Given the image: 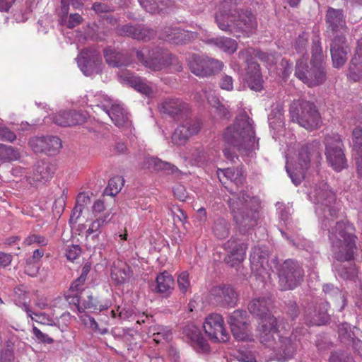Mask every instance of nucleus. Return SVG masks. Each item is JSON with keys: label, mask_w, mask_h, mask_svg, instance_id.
Listing matches in <instances>:
<instances>
[{"label": "nucleus", "mask_w": 362, "mask_h": 362, "mask_svg": "<svg viewBox=\"0 0 362 362\" xmlns=\"http://www.w3.org/2000/svg\"><path fill=\"white\" fill-rule=\"evenodd\" d=\"M175 197L181 202H185L188 198L186 188L182 185H177L173 188Z\"/></svg>", "instance_id": "63"}, {"label": "nucleus", "mask_w": 362, "mask_h": 362, "mask_svg": "<svg viewBox=\"0 0 362 362\" xmlns=\"http://www.w3.org/2000/svg\"><path fill=\"white\" fill-rule=\"evenodd\" d=\"M339 337L344 342H350L353 339V333L348 323H342L339 327Z\"/></svg>", "instance_id": "51"}, {"label": "nucleus", "mask_w": 362, "mask_h": 362, "mask_svg": "<svg viewBox=\"0 0 362 362\" xmlns=\"http://www.w3.org/2000/svg\"><path fill=\"white\" fill-rule=\"evenodd\" d=\"M124 179L120 176H115L109 180L108 185L105 189V193L110 196H115L121 190L124 185Z\"/></svg>", "instance_id": "43"}, {"label": "nucleus", "mask_w": 362, "mask_h": 362, "mask_svg": "<svg viewBox=\"0 0 362 362\" xmlns=\"http://www.w3.org/2000/svg\"><path fill=\"white\" fill-rule=\"evenodd\" d=\"M185 333L194 343L197 349L203 352L209 351V346L206 339L202 336L199 329L194 325H187L185 329Z\"/></svg>", "instance_id": "33"}, {"label": "nucleus", "mask_w": 362, "mask_h": 362, "mask_svg": "<svg viewBox=\"0 0 362 362\" xmlns=\"http://www.w3.org/2000/svg\"><path fill=\"white\" fill-rule=\"evenodd\" d=\"M201 129V124L197 120L187 121L178 126L173 132L172 142L177 146L184 145L190 136L197 134Z\"/></svg>", "instance_id": "20"}, {"label": "nucleus", "mask_w": 362, "mask_h": 362, "mask_svg": "<svg viewBox=\"0 0 362 362\" xmlns=\"http://www.w3.org/2000/svg\"><path fill=\"white\" fill-rule=\"evenodd\" d=\"M32 332L35 339L40 343L50 344L54 342V339L52 338L49 337L47 334L42 332L37 327L35 326L33 327Z\"/></svg>", "instance_id": "58"}, {"label": "nucleus", "mask_w": 362, "mask_h": 362, "mask_svg": "<svg viewBox=\"0 0 362 362\" xmlns=\"http://www.w3.org/2000/svg\"><path fill=\"white\" fill-rule=\"evenodd\" d=\"M289 112L291 120L305 129L310 130L318 127L320 117L313 103L306 100L294 102Z\"/></svg>", "instance_id": "7"}, {"label": "nucleus", "mask_w": 362, "mask_h": 362, "mask_svg": "<svg viewBox=\"0 0 362 362\" xmlns=\"http://www.w3.org/2000/svg\"><path fill=\"white\" fill-rule=\"evenodd\" d=\"M122 80L130 85L138 92H140L147 96L153 94L152 87L147 83L146 79L135 76L130 72H124L120 75Z\"/></svg>", "instance_id": "29"}, {"label": "nucleus", "mask_w": 362, "mask_h": 362, "mask_svg": "<svg viewBox=\"0 0 362 362\" xmlns=\"http://www.w3.org/2000/svg\"><path fill=\"white\" fill-rule=\"evenodd\" d=\"M81 253V247L77 245L67 246L66 249V257L69 260L74 261L79 257Z\"/></svg>", "instance_id": "59"}, {"label": "nucleus", "mask_w": 362, "mask_h": 362, "mask_svg": "<svg viewBox=\"0 0 362 362\" xmlns=\"http://www.w3.org/2000/svg\"><path fill=\"white\" fill-rule=\"evenodd\" d=\"M153 330L155 331L153 333V340L157 343H160L162 340L170 341L172 338V333L167 327L158 325L153 327Z\"/></svg>", "instance_id": "45"}, {"label": "nucleus", "mask_w": 362, "mask_h": 362, "mask_svg": "<svg viewBox=\"0 0 362 362\" xmlns=\"http://www.w3.org/2000/svg\"><path fill=\"white\" fill-rule=\"evenodd\" d=\"M254 49L247 48L241 49L238 53L239 59L245 64V80L250 89L260 91L263 88V80L259 65L254 60Z\"/></svg>", "instance_id": "9"}, {"label": "nucleus", "mask_w": 362, "mask_h": 362, "mask_svg": "<svg viewBox=\"0 0 362 362\" xmlns=\"http://www.w3.org/2000/svg\"><path fill=\"white\" fill-rule=\"evenodd\" d=\"M325 23L329 31L334 36L344 35L346 32L345 16L341 9L329 7L325 15Z\"/></svg>", "instance_id": "18"}, {"label": "nucleus", "mask_w": 362, "mask_h": 362, "mask_svg": "<svg viewBox=\"0 0 362 362\" xmlns=\"http://www.w3.org/2000/svg\"><path fill=\"white\" fill-rule=\"evenodd\" d=\"M246 313L240 310L233 312L228 322L233 337L239 341H247L250 338L249 324L247 322Z\"/></svg>", "instance_id": "16"}, {"label": "nucleus", "mask_w": 362, "mask_h": 362, "mask_svg": "<svg viewBox=\"0 0 362 362\" xmlns=\"http://www.w3.org/2000/svg\"><path fill=\"white\" fill-rule=\"evenodd\" d=\"M141 168L151 170H163L168 173H175L178 169L174 165L163 162L158 158L146 156L141 163Z\"/></svg>", "instance_id": "32"}, {"label": "nucleus", "mask_w": 362, "mask_h": 362, "mask_svg": "<svg viewBox=\"0 0 362 362\" xmlns=\"http://www.w3.org/2000/svg\"><path fill=\"white\" fill-rule=\"evenodd\" d=\"M137 29L136 25H132L131 24H125L123 25H118L117 27V33L121 36H127L135 39L134 35Z\"/></svg>", "instance_id": "52"}, {"label": "nucleus", "mask_w": 362, "mask_h": 362, "mask_svg": "<svg viewBox=\"0 0 362 362\" xmlns=\"http://www.w3.org/2000/svg\"><path fill=\"white\" fill-rule=\"evenodd\" d=\"M327 303H320L313 310H309L305 317V322L311 326H320L325 324L329 320Z\"/></svg>", "instance_id": "27"}, {"label": "nucleus", "mask_w": 362, "mask_h": 362, "mask_svg": "<svg viewBox=\"0 0 362 362\" xmlns=\"http://www.w3.org/2000/svg\"><path fill=\"white\" fill-rule=\"evenodd\" d=\"M16 139V135L3 124L0 123V139L13 142Z\"/></svg>", "instance_id": "57"}, {"label": "nucleus", "mask_w": 362, "mask_h": 362, "mask_svg": "<svg viewBox=\"0 0 362 362\" xmlns=\"http://www.w3.org/2000/svg\"><path fill=\"white\" fill-rule=\"evenodd\" d=\"M337 273L344 279H351L356 275V269L354 267L346 268L344 267H339L337 269Z\"/></svg>", "instance_id": "61"}, {"label": "nucleus", "mask_w": 362, "mask_h": 362, "mask_svg": "<svg viewBox=\"0 0 362 362\" xmlns=\"http://www.w3.org/2000/svg\"><path fill=\"white\" fill-rule=\"evenodd\" d=\"M322 159V146L318 141L303 146L299 152L298 161L302 169H307L310 163L317 165Z\"/></svg>", "instance_id": "17"}, {"label": "nucleus", "mask_w": 362, "mask_h": 362, "mask_svg": "<svg viewBox=\"0 0 362 362\" xmlns=\"http://www.w3.org/2000/svg\"><path fill=\"white\" fill-rule=\"evenodd\" d=\"M217 175L221 182H223V177H226L227 180L235 182L237 185H241L245 179L240 170L230 168H228L223 170L218 169L217 171Z\"/></svg>", "instance_id": "38"}, {"label": "nucleus", "mask_w": 362, "mask_h": 362, "mask_svg": "<svg viewBox=\"0 0 362 362\" xmlns=\"http://www.w3.org/2000/svg\"><path fill=\"white\" fill-rule=\"evenodd\" d=\"M199 94H200V97H202V98L199 99L200 100H204V99L202 98L203 96L208 101L210 105H211L214 108L221 104L219 99L216 96L215 92L212 90L208 91L206 90H202L201 93H199Z\"/></svg>", "instance_id": "53"}, {"label": "nucleus", "mask_w": 362, "mask_h": 362, "mask_svg": "<svg viewBox=\"0 0 362 362\" xmlns=\"http://www.w3.org/2000/svg\"><path fill=\"white\" fill-rule=\"evenodd\" d=\"M82 305H83L85 309H93L94 310L103 311L107 308V305L105 307L104 305H99L98 308V302L96 298H94L91 294L87 295L86 298L82 300Z\"/></svg>", "instance_id": "48"}, {"label": "nucleus", "mask_w": 362, "mask_h": 362, "mask_svg": "<svg viewBox=\"0 0 362 362\" xmlns=\"http://www.w3.org/2000/svg\"><path fill=\"white\" fill-rule=\"evenodd\" d=\"M238 293L229 284L214 286L210 291V298L214 303L223 308H233L238 300Z\"/></svg>", "instance_id": "14"}, {"label": "nucleus", "mask_w": 362, "mask_h": 362, "mask_svg": "<svg viewBox=\"0 0 362 362\" xmlns=\"http://www.w3.org/2000/svg\"><path fill=\"white\" fill-rule=\"evenodd\" d=\"M352 135L354 153H362V127H356Z\"/></svg>", "instance_id": "47"}, {"label": "nucleus", "mask_w": 362, "mask_h": 362, "mask_svg": "<svg viewBox=\"0 0 362 362\" xmlns=\"http://www.w3.org/2000/svg\"><path fill=\"white\" fill-rule=\"evenodd\" d=\"M325 156L332 168L339 172L347 166V160L344 153V144L339 135L333 134L325 139Z\"/></svg>", "instance_id": "8"}, {"label": "nucleus", "mask_w": 362, "mask_h": 362, "mask_svg": "<svg viewBox=\"0 0 362 362\" xmlns=\"http://www.w3.org/2000/svg\"><path fill=\"white\" fill-rule=\"evenodd\" d=\"M40 266L37 262L28 259L25 267V272L30 276H36L38 274Z\"/></svg>", "instance_id": "62"}, {"label": "nucleus", "mask_w": 362, "mask_h": 362, "mask_svg": "<svg viewBox=\"0 0 362 362\" xmlns=\"http://www.w3.org/2000/svg\"><path fill=\"white\" fill-rule=\"evenodd\" d=\"M273 300L270 297L252 299L248 310L261 321L257 328V338L267 349L272 351L274 358L285 361L293 357L297 350L295 337L281 334L278 329L276 318L271 314Z\"/></svg>", "instance_id": "1"}, {"label": "nucleus", "mask_w": 362, "mask_h": 362, "mask_svg": "<svg viewBox=\"0 0 362 362\" xmlns=\"http://www.w3.org/2000/svg\"><path fill=\"white\" fill-rule=\"evenodd\" d=\"M159 37L175 45L186 44L194 37V33L179 28L166 27Z\"/></svg>", "instance_id": "24"}, {"label": "nucleus", "mask_w": 362, "mask_h": 362, "mask_svg": "<svg viewBox=\"0 0 362 362\" xmlns=\"http://www.w3.org/2000/svg\"><path fill=\"white\" fill-rule=\"evenodd\" d=\"M307 61V59L297 61L295 76L309 87L324 83L326 76L322 64L311 62V66H309Z\"/></svg>", "instance_id": "10"}, {"label": "nucleus", "mask_w": 362, "mask_h": 362, "mask_svg": "<svg viewBox=\"0 0 362 362\" xmlns=\"http://www.w3.org/2000/svg\"><path fill=\"white\" fill-rule=\"evenodd\" d=\"M138 60L147 69L158 71L171 66L175 71L182 69V63L177 58L168 50L161 48H154L148 52V54L142 50H136Z\"/></svg>", "instance_id": "6"}, {"label": "nucleus", "mask_w": 362, "mask_h": 362, "mask_svg": "<svg viewBox=\"0 0 362 362\" xmlns=\"http://www.w3.org/2000/svg\"><path fill=\"white\" fill-rule=\"evenodd\" d=\"M20 158V152L11 146L0 144V161L16 160Z\"/></svg>", "instance_id": "40"}, {"label": "nucleus", "mask_w": 362, "mask_h": 362, "mask_svg": "<svg viewBox=\"0 0 362 362\" xmlns=\"http://www.w3.org/2000/svg\"><path fill=\"white\" fill-rule=\"evenodd\" d=\"M354 226L347 221H341L329 230V240L333 257L339 262H349L354 259L357 251Z\"/></svg>", "instance_id": "3"}, {"label": "nucleus", "mask_w": 362, "mask_h": 362, "mask_svg": "<svg viewBox=\"0 0 362 362\" xmlns=\"http://www.w3.org/2000/svg\"><path fill=\"white\" fill-rule=\"evenodd\" d=\"M156 35V31L144 25H137L135 40H150Z\"/></svg>", "instance_id": "46"}, {"label": "nucleus", "mask_w": 362, "mask_h": 362, "mask_svg": "<svg viewBox=\"0 0 362 362\" xmlns=\"http://www.w3.org/2000/svg\"><path fill=\"white\" fill-rule=\"evenodd\" d=\"M104 57L106 62L113 67L125 66L129 62V59L126 55L109 48L104 50Z\"/></svg>", "instance_id": "36"}, {"label": "nucleus", "mask_w": 362, "mask_h": 362, "mask_svg": "<svg viewBox=\"0 0 362 362\" xmlns=\"http://www.w3.org/2000/svg\"><path fill=\"white\" fill-rule=\"evenodd\" d=\"M311 198L315 204L329 206L334 203L336 196L325 182L317 185L312 192Z\"/></svg>", "instance_id": "26"}, {"label": "nucleus", "mask_w": 362, "mask_h": 362, "mask_svg": "<svg viewBox=\"0 0 362 362\" xmlns=\"http://www.w3.org/2000/svg\"><path fill=\"white\" fill-rule=\"evenodd\" d=\"M189 67L196 76L207 77L220 72L223 67V63L208 57L193 54L190 57Z\"/></svg>", "instance_id": "12"}, {"label": "nucleus", "mask_w": 362, "mask_h": 362, "mask_svg": "<svg viewBox=\"0 0 362 362\" xmlns=\"http://www.w3.org/2000/svg\"><path fill=\"white\" fill-rule=\"evenodd\" d=\"M218 28L239 36V33H250L256 29L257 23L249 10L237 9L232 0H223L215 15Z\"/></svg>", "instance_id": "2"}, {"label": "nucleus", "mask_w": 362, "mask_h": 362, "mask_svg": "<svg viewBox=\"0 0 362 362\" xmlns=\"http://www.w3.org/2000/svg\"><path fill=\"white\" fill-rule=\"evenodd\" d=\"M225 247L228 250V254L225 257V261L231 267L241 262L245 259L247 246L244 243H238L236 239L232 238L225 244Z\"/></svg>", "instance_id": "23"}, {"label": "nucleus", "mask_w": 362, "mask_h": 362, "mask_svg": "<svg viewBox=\"0 0 362 362\" xmlns=\"http://www.w3.org/2000/svg\"><path fill=\"white\" fill-rule=\"evenodd\" d=\"M153 291L163 297H168L174 289V279L167 272L158 274L153 285Z\"/></svg>", "instance_id": "28"}, {"label": "nucleus", "mask_w": 362, "mask_h": 362, "mask_svg": "<svg viewBox=\"0 0 362 362\" xmlns=\"http://www.w3.org/2000/svg\"><path fill=\"white\" fill-rule=\"evenodd\" d=\"M233 218L241 232L257 225L259 218V199L242 190L232 193L228 201Z\"/></svg>", "instance_id": "4"}, {"label": "nucleus", "mask_w": 362, "mask_h": 362, "mask_svg": "<svg viewBox=\"0 0 362 362\" xmlns=\"http://www.w3.org/2000/svg\"><path fill=\"white\" fill-rule=\"evenodd\" d=\"M31 319L32 320H34L37 323L45 325L52 326L54 325L53 319L51 317H49L47 313L42 312L34 313Z\"/></svg>", "instance_id": "55"}, {"label": "nucleus", "mask_w": 362, "mask_h": 362, "mask_svg": "<svg viewBox=\"0 0 362 362\" xmlns=\"http://www.w3.org/2000/svg\"><path fill=\"white\" fill-rule=\"evenodd\" d=\"M29 145L35 153H45L52 156L62 147L61 139L56 136H43L31 138Z\"/></svg>", "instance_id": "15"}, {"label": "nucleus", "mask_w": 362, "mask_h": 362, "mask_svg": "<svg viewBox=\"0 0 362 362\" xmlns=\"http://www.w3.org/2000/svg\"><path fill=\"white\" fill-rule=\"evenodd\" d=\"M329 362H354L353 358L344 354L333 353L332 354Z\"/></svg>", "instance_id": "64"}, {"label": "nucleus", "mask_w": 362, "mask_h": 362, "mask_svg": "<svg viewBox=\"0 0 362 362\" xmlns=\"http://www.w3.org/2000/svg\"><path fill=\"white\" fill-rule=\"evenodd\" d=\"M309 35L307 33L303 32L300 34L296 39L294 44V49L296 51L302 56L300 59H308L307 47L308 43Z\"/></svg>", "instance_id": "42"}, {"label": "nucleus", "mask_w": 362, "mask_h": 362, "mask_svg": "<svg viewBox=\"0 0 362 362\" xmlns=\"http://www.w3.org/2000/svg\"><path fill=\"white\" fill-rule=\"evenodd\" d=\"M177 284L179 289L182 293H185L187 291L190 287V281L187 272L185 271L179 275L177 278Z\"/></svg>", "instance_id": "56"}, {"label": "nucleus", "mask_w": 362, "mask_h": 362, "mask_svg": "<svg viewBox=\"0 0 362 362\" xmlns=\"http://www.w3.org/2000/svg\"><path fill=\"white\" fill-rule=\"evenodd\" d=\"M23 243L26 245H32L37 244L40 246H45L47 245V240L42 235L37 234H32L28 235L25 240Z\"/></svg>", "instance_id": "54"}, {"label": "nucleus", "mask_w": 362, "mask_h": 362, "mask_svg": "<svg viewBox=\"0 0 362 362\" xmlns=\"http://www.w3.org/2000/svg\"><path fill=\"white\" fill-rule=\"evenodd\" d=\"M323 58L322 49L319 40H313L312 46L311 62L322 64Z\"/></svg>", "instance_id": "50"}, {"label": "nucleus", "mask_w": 362, "mask_h": 362, "mask_svg": "<svg viewBox=\"0 0 362 362\" xmlns=\"http://www.w3.org/2000/svg\"><path fill=\"white\" fill-rule=\"evenodd\" d=\"M132 272L129 267L122 262H118L111 271V278L117 284H124L130 278Z\"/></svg>", "instance_id": "35"}, {"label": "nucleus", "mask_w": 362, "mask_h": 362, "mask_svg": "<svg viewBox=\"0 0 362 362\" xmlns=\"http://www.w3.org/2000/svg\"><path fill=\"white\" fill-rule=\"evenodd\" d=\"M213 233L218 239H225L229 235V223L224 218L217 219L213 227Z\"/></svg>", "instance_id": "41"}, {"label": "nucleus", "mask_w": 362, "mask_h": 362, "mask_svg": "<svg viewBox=\"0 0 362 362\" xmlns=\"http://www.w3.org/2000/svg\"><path fill=\"white\" fill-rule=\"evenodd\" d=\"M304 272L296 261L287 259L279 269V285L282 290H291L298 286L303 279Z\"/></svg>", "instance_id": "11"}, {"label": "nucleus", "mask_w": 362, "mask_h": 362, "mask_svg": "<svg viewBox=\"0 0 362 362\" xmlns=\"http://www.w3.org/2000/svg\"><path fill=\"white\" fill-rule=\"evenodd\" d=\"M330 52L333 65L335 68L341 67L347 59V54L350 52L346 45L344 35H336L330 45Z\"/></svg>", "instance_id": "21"}, {"label": "nucleus", "mask_w": 362, "mask_h": 362, "mask_svg": "<svg viewBox=\"0 0 362 362\" xmlns=\"http://www.w3.org/2000/svg\"><path fill=\"white\" fill-rule=\"evenodd\" d=\"M223 322V317L217 313L210 314L206 317L203 327L210 339L220 342H226L229 339Z\"/></svg>", "instance_id": "13"}, {"label": "nucleus", "mask_w": 362, "mask_h": 362, "mask_svg": "<svg viewBox=\"0 0 362 362\" xmlns=\"http://www.w3.org/2000/svg\"><path fill=\"white\" fill-rule=\"evenodd\" d=\"M110 219L111 218H109V214H106L103 216L98 218L90 224L89 228L87 230V233L88 234H91L93 233L99 232L101 227L110 222Z\"/></svg>", "instance_id": "49"}, {"label": "nucleus", "mask_w": 362, "mask_h": 362, "mask_svg": "<svg viewBox=\"0 0 362 362\" xmlns=\"http://www.w3.org/2000/svg\"><path fill=\"white\" fill-rule=\"evenodd\" d=\"M66 194H65V192L63 191L62 194L56 199L53 205L54 210L57 214H61L64 211L66 206Z\"/></svg>", "instance_id": "60"}, {"label": "nucleus", "mask_w": 362, "mask_h": 362, "mask_svg": "<svg viewBox=\"0 0 362 362\" xmlns=\"http://www.w3.org/2000/svg\"><path fill=\"white\" fill-rule=\"evenodd\" d=\"M348 77L354 81H358L362 78V57L354 56L351 60Z\"/></svg>", "instance_id": "39"}, {"label": "nucleus", "mask_w": 362, "mask_h": 362, "mask_svg": "<svg viewBox=\"0 0 362 362\" xmlns=\"http://www.w3.org/2000/svg\"><path fill=\"white\" fill-rule=\"evenodd\" d=\"M92 103L91 106H95L101 108L105 112V113L110 108L111 105H113L112 100L103 94H97L93 96V100H90Z\"/></svg>", "instance_id": "44"}, {"label": "nucleus", "mask_w": 362, "mask_h": 362, "mask_svg": "<svg viewBox=\"0 0 362 362\" xmlns=\"http://www.w3.org/2000/svg\"><path fill=\"white\" fill-rule=\"evenodd\" d=\"M140 5L150 13H158L172 5L171 0H138Z\"/></svg>", "instance_id": "37"}, {"label": "nucleus", "mask_w": 362, "mask_h": 362, "mask_svg": "<svg viewBox=\"0 0 362 362\" xmlns=\"http://www.w3.org/2000/svg\"><path fill=\"white\" fill-rule=\"evenodd\" d=\"M78 64L86 76H92L102 71V59L95 53L88 54L87 52H82L78 57Z\"/></svg>", "instance_id": "22"}, {"label": "nucleus", "mask_w": 362, "mask_h": 362, "mask_svg": "<svg viewBox=\"0 0 362 362\" xmlns=\"http://www.w3.org/2000/svg\"><path fill=\"white\" fill-rule=\"evenodd\" d=\"M86 121V115L74 110L61 111L53 117V122L61 127H70L83 124Z\"/></svg>", "instance_id": "25"}, {"label": "nucleus", "mask_w": 362, "mask_h": 362, "mask_svg": "<svg viewBox=\"0 0 362 362\" xmlns=\"http://www.w3.org/2000/svg\"><path fill=\"white\" fill-rule=\"evenodd\" d=\"M160 111L162 114L179 120L187 116L188 105L179 99L167 98L160 103Z\"/></svg>", "instance_id": "19"}, {"label": "nucleus", "mask_w": 362, "mask_h": 362, "mask_svg": "<svg viewBox=\"0 0 362 362\" xmlns=\"http://www.w3.org/2000/svg\"><path fill=\"white\" fill-rule=\"evenodd\" d=\"M209 42L228 54L235 53L238 47L236 40L223 36L211 38Z\"/></svg>", "instance_id": "34"}, {"label": "nucleus", "mask_w": 362, "mask_h": 362, "mask_svg": "<svg viewBox=\"0 0 362 362\" xmlns=\"http://www.w3.org/2000/svg\"><path fill=\"white\" fill-rule=\"evenodd\" d=\"M224 141L235 148L240 153H248L255 149V134L253 121L245 114L240 115L223 134Z\"/></svg>", "instance_id": "5"}, {"label": "nucleus", "mask_w": 362, "mask_h": 362, "mask_svg": "<svg viewBox=\"0 0 362 362\" xmlns=\"http://www.w3.org/2000/svg\"><path fill=\"white\" fill-rule=\"evenodd\" d=\"M114 124L121 128L128 127L131 124L128 113L125 109L119 104L113 103L110 108L106 112Z\"/></svg>", "instance_id": "31"}, {"label": "nucleus", "mask_w": 362, "mask_h": 362, "mask_svg": "<svg viewBox=\"0 0 362 362\" xmlns=\"http://www.w3.org/2000/svg\"><path fill=\"white\" fill-rule=\"evenodd\" d=\"M55 170L54 166L47 161L40 160L35 165L32 177L34 182H45L53 175Z\"/></svg>", "instance_id": "30"}]
</instances>
